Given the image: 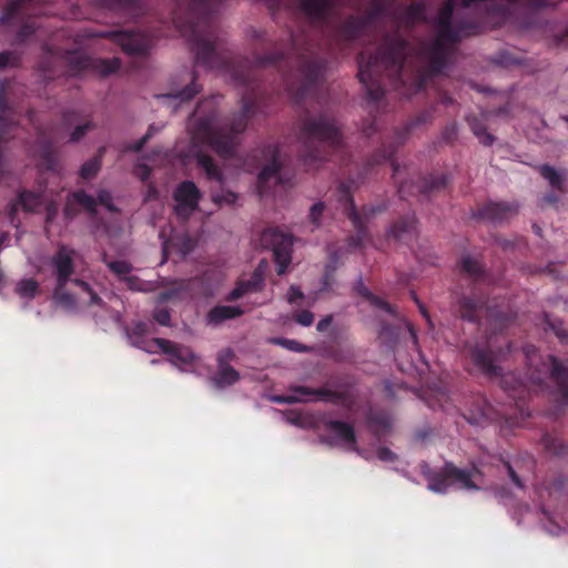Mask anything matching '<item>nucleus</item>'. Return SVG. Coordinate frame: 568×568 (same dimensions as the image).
<instances>
[{
    "mask_svg": "<svg viewBox=\"0 0 568 568\" xmlns=\"http://www.w3.org/2000/svg\"><path fill=\"white\" fill-rule=\"evenodd\" d=\"M456 3L447 1L436 19V37L418 47L408 43L399 33L386 36L376 54L366 59L362 53L358 61V79L372 101H379L384 90L379 83L382 71L398 83H405L404 75L417 71L424 74L439 72L450 55L454 43L466 29L453 19Z\"/></svg>",
    "mask_w": 568,
    "mask_h": 568,
    "instance_id": "obj_1",
    "label": "nucleus"
},
{
    "mask_svg": "<svg viewBox=\"0 0 568 568\" xmlns=\"http://www.w3.org/2000/svg\"><path fill=\"white\" fill-rule=\"evenodd\" d=\"M211 104L212 101L210 100L201 102L190 120V153L196 159L199 166L203 169L210 180L223 184V173L214 164L212 158L205 154L201 148L209 145L222 158L233 156L241 141L240 136L246 130L253 102L243 97L241 112L224 123L217 120L214 111H210L205 115L201 114Z\"/></svg>",
    "mask_w": 568,
    "mask_h": 568,
    "instance_id": "obj_2",
    "label": "nucleus"
},
{
    "mask_svg": "<svg viewBox=\"0 0 568 568\" xmlns=\"http://www.w3.org/2000/svg\"><path fill=\"white\" fill-rule=\"evenodd\" d=\"M187 8L196 21L190 20L186 23H179L181 32L192 42L197 63L214 69L224 67L225 75L236 87H248L253 82V74L245 65L225 64L214 48V36L207 26V16L222 2V0H186Z\"/></svg>",
    "mask_w": 568,
    "mask_h": 568,
    "instance_id": "obj_3",
    "label": "nucleus"
},
{
    "mask_svg": "<svg viewBox=\"0 0 568 568\" xmlns=\"http://www.w3.org/2000/svg\"><path fill=\"white\" fill-rule=\"evenodd\" d=\"M383 16H389L403 24L410 26L424 20L425 10L419 3L402 7L395 6L393 0H372L368 13L365 17L351 18L344 27V33L347 38H354L362 29Z\"/></svg>",
    "mask_w": 568,
    "mask_h": 568,
    "instance_id": "obj_4",
    "label": "nucleus"
},
{
    "mask_svg": "<svg viewBox=\"0 0 568 568\" xmlns=\"http://www.w3.org/2000/svg\"><path fill=\"white\" fill-rule=\"evenodd\" d=\"M525 354L528 365L535 367V373L530 376L531 382L541 384L545 376L550 377L557 385L561 402L568 404V371L551 355H548L546 361L539 363L537 361V349L531 345L525 347Z\"/></svg>",
    "mask_w": 568,
    "mask_h": 568,
    "instance_id": "obj_5",
    "label": "nucleus"
},
{
    "mask_svg": "<svg viewBox=\"0 0 568 568\" xmlns=\"http://www.w3.org/2000/svg\"><path fill=\"white\" fill-rule=\"evenodd\" d=\"M422 473L427 478V488L437 494H445L448 488V479L460 485V488L477 490L478 486L474 483V478L480 475L477 468L465 470L455 467L453 464H446L443 474L433 473L428 465H422Z\"/></svg>",
    "mask_w": 568,
    "mask_h": 568,
    "instance_id": "obj_6",
    "label": "nucleus"
},
{
    "mask_svg": "<svg viewBox=\"0 0 568 568\" xmlns=\"http://www.w3.org/2000/svg\"><path fill=\"white\" fill-rule=\"evenodd\" d=\"M200 90L201 85L196 82L195 73L186 70L171 80L168 93L158 94L155 99L163 106L175 112L182 103L192 100Z\"/></svg>",
    "mask_w": 568,
    "mask_h": 568,
    "instance_id": "obj_7",
    "label": "nucleus"
},
{
    "mask_svg": "<svg viewBox=\"0 0 568 568\" xmlns=\"http://www.w3.org/2000/svg\"><path fill=\"white\" fill-rule=\"evenodd\" d=\"M300 139L305 143L310 140H317L331 146H338L341 144V133L335 120L327 115L306 119L303 122Z\"/></svg>",
    "mask_w": 568,
    "mask_h": 568,
    "instance_id": "obj_8",
    "label": "nucleus"
},
{
    "mask_svg": "<svg viewBox=\"0 0 568 568\" xmlns=\"http://www.w3.org/2000/svg\"><path fill=\"white\" fill-rule=\"evenodd\" d=\"M342 197L346 201V214L353 222L356 229V237L351 240V245L358 246L362 241L366 239V225L377 215L382 214L386 210L385 204H376L363 207L362 212H357L352 199H348V191L345 186L341 187Z\"/></svg>",
    "mask_w": 568,
    "mask_h": 568,
    "instance_id": "obj_9",
    "label": "nucleus"
},
{
    "mask_svg": "<svg viewBox=\"0 0 568 568\" xmlns=\"http://www.w3.org/2000/svg\"><path fill=\"white\" fill-rule=\"evenodd\" d=\"M261 241L263 245L272 248L277 274L283 275L292 260V236L276 229H270L262 233Z\"/></svg>",
    "mask_w": 568,
    "mask_h": 568,
    "instance_id": "obj_10",
    "label": "nucleus"
},
{
    "mask_svg": "<svg viewBox=\"0 0 568 568\" xmlns=\"http://www.w3.org/2000/svg\"><path fill=\"white\" fill-rule=\"evenodd\" d=\"M173 197L178 217L186 220L197 209L201 193L194 182L184 181L176 187Z\"/></svg>",
    "mask_w": 568,
    "mask_h": 568,
    "instance_id": "obj_11",
    "label": "nucleus"
},
{
    "mask_svg": "<svg viewBox=\"0 0 568 568\" xmlns=\"http://www.w3.org/2000/svg\"><path fill=\"white\" fill-rule=\"evenodd\" d=\"M324 426L328 436H322V443L331 446L338 445L351 450H356V437L352 425L341 420H327Z\"/></svg>",
    "mask_w": 568,
    "mask_h": 568,
    "instance_id": "obj_12",
    "label": "nucleus"
},
{
    "mask_svg": "<svg viewBox=\"0 0 568 568\" xmlns=\"http://www.w3.org/2000/svg\"><path fill=\"white\" fill-rule=\"evenodd\" d=\"M265 156L270 158V162L265 164L257 178V187L261 195H265L273 184L281 181L280 169L282 166V158L276 146H267L265 149Z\"/></svg>",
    "mask_w": 568,
    "mask_h": 568,
    "instance_id": "obj_13",
    "label": "nucleus"
},
{
    "mask_svg": "<svg viewBox=\"0 0 568 568\" xmlns=\"http://www.w3.org/2000/svg\"><path fill=\"white\" fill-rule=\"evenodd\" d=\"M73 255V250L62 245L50 260L53 275L60 286L67 285L71 281L70 277L74 273Z\"/></svg>",
    "mask_w": 568,
    "mask_h": 568,
    "instance_id": "obj_14",
    "label": "nucleus"
},
{
    "mask_svg": "<svg viewBox=\"0 0 568 568\" xmlns=\"http://www.w3.org/2000/svg\"><path fill=\"white\" fill-rule=\"evenodd\" d=\"M153 343L165 354L170 356V362L179 367L185 369V367L192 364L196 359L194 352L183 345H178L169 339L154 338Z\"/></svg>",
    "mask_w": 568,
    "mask_h": 568,
    "instance_id": "obj_15",
    "label": "nucleus"
},
{
    "mask_svg": "<svg viewBox=\"0 0 568 568\" xmlns=\"http://www.w3.org/2000/svg\"><path fill=\"white\" fill-rule=\"evenodd\" d=\"M300 9L314 22L324 21L343 0H297Z\"/></svg>",
    "mask_w": 568,
    "mask_h": 568,
    "instance_id": "obj_16",
    "label": "nucleus"
},
{
    "mask_svg": "<svg viewBox=\"0 0 568 568\" xmlns=\"http://www.w3.org/2000/svg\"><path fill=\"white\" fill-rule=\"evenodd\" d=\"M291 395L301 397L303 399L297 403H308L314 400H322L326 403H339L342 402L343 395L341 393L327 389V388H311L307 386H291L288 389Z\"/></svg>",
    "mask_w": 568,
    "mask_h": 568,
    "instance_id": "obj_17",
    "label": "nucleus"
},
{
    "mask_svg": "<svg viewBox=\"0 0 568 568\" xmlns=\"http://www.w3.org/2000/svg\"><path fill=\"white\" fill-rule=\"evenodd\" d=\"M111 38L129 54H142L149 47L148 39L140 32H114Z\"/></svg>",
    "mask_w": 568,
    "mask_h": 568,
    "instance_id": "obj_18",
    "label": "nucleus"
},
{
    "mask_svg": "<svg viewBox=\"0 0 568 568\" xmlns=\"http://www.w3.org/2000/svg\"><path fill=\"white\" fill-rule=\"evenodd\" d=\"M518 213V205L515 203H489L479 210L477 216L490 223H503Z\"/></svg>",
    "mask_w": 568,
    "mask_h": 568,
    "instance_id": "obj_19",
    "label": "nucleus"
},
{
    "mask_svg": "<svg viewBox=\"0 0 568 568\" xmlns=\"http://www.w3.org/2000/svg\"><path fill=\"white\" fill-rule=\"evenodd\" d=\"M265 266V262L262 261L251 277L247 281L240 282L239 285L230 293L229 300L235 301L250 292L260 291L264 282L263 273Z\"/></svg>",
    "mask_w": 568,
    "mask_h": 568,
    "instance_id": "obj_20",
    "label": "nucleus"
},
{
    "mask_svg": "<svg viewBox=\"0 0 568 568\" xmlns=\"http://www.w3.org/2000/svg\"><path fill=\"white\" fill-rule=\"evenodd\" d=\"M324 69V64L321 61L317 60H310L303 62L301 74L303 77L301 85L296 89L293 87H288V90L296 95H303L310 85H312L321 75L322 71Z\"/></svg>",
    "mask_w": 568,
    "mask_h": 568,
    "instance_id": "obj_21",
    "label": "nucleus"
},
{
    "mask_svg": "<svg viewBox=\"0 0 568 568\" xmlns=\"http://www.w3.org/2000/svg\"><path fill=\"white\" fill-rule=\"evenodd\" d=\"M403 327L407 329L413 344L415 346H417V343H418L417 334H416L415 329L413 328V326L407 322H403L398 326L382 324L381 331L378 333V339L381 341L382 344H384L388 347H393L396 344L398 336H399V331Z\"/></svg>",
    "mask_w": 568,
    "mask_h": 568,
    "instance_id": "obj_22",
    "label": "nucleus"
},
{
    "mask_svg": "<svg viewBox=\"0 0 568 568\" xmlns=\"http://www.w3.org/2000/svg\"><path fill=\"white\" fill-rule=\"evenodd\" d=\"M416 229V220L414 216H407L393 224L386 232L387 240H394L398 242L409 241Z\"/></svg>",
    "mask_w": 568,
    "mask_h": 568,
    "instance_id": "obj_23",
    "label": "nucleus"
},
{
    "mask_svg": "<svg viewBox=\"0 0 568 568\" xmlns=\"http://www.w3.org/2000/svg\"><path fill=\"white\" fill-rule=\"evenodd\" d=\"M243 314L240 306L219 305L213 307L206 315L210 325L217 326L227 320H233Z\"/></svg>",
    "mask_w": 568,
    "mask_h": 568,
    "instance_id": "obj_24",
    "label": "nucleus"
},
{
    "mask_svg": "<svg viewBox=\"0 0 568 568\" xmlns=\"http://www.w3.org/2000/svg\"><path fill=\"white\" fill-rule=\"evenodd\" d=\"M356 288L362 296L367 298L371 306L376 311V313H385L388 314L389 316L396 317L394 307L384 300L373 295L369 292V290L364 285L362 278L358 280Z\"/></svg>",
    "mask_w": 568,
    "mask_h": 568,
    "instance_id": "obj_25",
    "label": "nucleus"
},
{
    "mask_svg": "<svg viewBox=\"0 0 568 568\" xmlns=\"http://www.w3.org/2000/svg\"><path fill=\"white\" fill-rule=\"evenodd\" d=\"M240 378L239 373L230 365H227L223 357H219V372L216 376L213 377V383L216 387H225L233 385Z\"/></svg>",
    "mask_w": 568,
    "mask_h": 568,
    "instance_id": "obj_26",
    "label": "nucleus"
},
{
    "mask_svg": "<svg viewBox=\"0 0 568 568\" xmlns=\"http://www.w3.org/2000/svg\"><path fill=\"white\" fill-rule=\"evenodd\" d=\"M484 306L480 298L473 296H463L459 300V312L463 320L475 322L477 320L476 313Z\"/></svg>",
    "mask_w": 568,
    "mask_h": 568,
    "instance_id": "obj_27",
    "label": "nucleus"
},
{
    "mask_svg": "<svg viewBox=\"0 0 568 568\" xmlns=\"http://www.w3.org/2000/svg\"><path fill=\"white\" fill-rule=\"evenodd\" d=\"M473 361L477 366H479L486 374L490 376H498L501 374V368L495 364L491 355L483 349L473 351Z\"/></svg>",
    "mask_w": 568,
    "mask_h": 568,
    "instance_id": "obj_28",
    "label": "nucleus"
},
{
    "mask_svg": "<svg viewBox=\"0 0 568 568\" xmlns=\"http://www.w3.org/2000/svg\"><path fill=\"white\" fill-rule=\"evenodd\" d=\"M14 293L22 300L31 301L39 293V282L31 277L21 278L16 283Z\"/></svg>",
    "mask_w": 568,
    "mask_h": 568,
    "instance_id": "obj_29",
    "label": "nucleus"
},
{
    "mask_svg": "<svg viewBox=\"0 0 568 568\" xmlns=\"http://www.w3.org/2000/svg\"><path fill=\"white\" fill-rule=\"evenodd\" d=\"M45 200L43 192L24 191L19 196L20 204L28 212H37L44 204Z\"/></svg>",
    "mask_w": 568,
    "mask_h": 568,
    "instance_id": "obj_30",
    "label": "nucleus"
},
{
    "mask_svg": "<svg viewBox=\"0 0 568 568\" xmlns=\"http://www.w3.org/2000/svg\"><path fill=\"white\" fill-rule=\"evenodd\" d=\"M54 301L67 311L75 310L77 302L72 294L65 291V285L55 284L53 290Z\"/></svg>",
    "mask_w": 568,
    "mask_h": 568,
    "instance_id": "obj_31",
    "label": "nucleus"
},
{
    "mask_svg": "<svg viewBox=\"0 0 568 568\" xmlns=\"http://www.w3.org/2000/svg\"><path fill=\"white\" fill-rule=\"evenodd\" d=\"M469 126L473 133L479 139L484 145H491L495 141L494 135L487 132L486 126L476 116L468 118Z\"/></svg>",
    "mask_w": 568,
    "mask_h": 568,
    "instance_id": "obj_32",
    "label": "nucleus"
},
{
    "mask_svg": "<svg viewBox=\"0 0 568 568\" xmlns=\"http://www.w3.org/2000/svg\"><path fill=\"white\" fill-rule=\"evenodd\" d=\"M539 173L541 174V176L545 180H547L549 182V184L552 187L558 189V190L561 189L562 183H564L562 175L554 166L548 165V164L540 165L539 166Z\"/></svg>",
    "mask_w": 568,
    "mask_h": 568,
    "instance_id": "obj_33",
    "label": "nucleus"
},
{
    "mask_svg": "<svg viewBox=\"0 0 568 568\" xmlns=\"http://www.w3.org/2000/svg\"><path fill=\"white\" fill-rule=\"evenodd\" d=\"M102 261L106 264V266L110 268V271L112 273H114L122 281L132 271V265L129 262H126V261H123V260L108 261L105 254L103 255Z\"/></svg>",
    "mask_w": 568,
    "mask_h": 568,
    "instance_id": "obj_34",
    "label": "nucleus"
},
{
    "mask_svg": "<svg viewBox=\"0 0 568 568\" xmlns=\"http://www.w3.org/2000/svg\"><path fill=\"white\" fill-rule=\"evenodd\" d=\"M212 201L222 206V205H234L237 201V194L230 191L222 189L221 191H214L211 194Z\"/></svg>",
    "mask_w": 568,
    "mask_h": 568,
    "instance_id": "obj_35",
    "label": "nucleus"
},
{
    "mask_svg": "<svg viewBox=\"0 0 568 568\" xmlns=\"http://www.w3.org/2000/svg\"><path fill=\"white\" fill-rule=\"evenodd\" d=\"M93 67L102 75H109L111 73H114L120 68V62H119V59H116V58L102 59V60H97L93 63Z\"/></svg>",
    "mask_w": 568,
    "mask_h": 568,
    "instance_id": "obj_36",
    "label": "nucleus"
},
{
    "mask_svg": "<svg viewBox=\"0 0 568 568\" xmlns=\"http://www.w3.org/2000/svg\"><path fill=\"white\" fill-rule=\"evenodd\" d=\"M371 427L377 434L387 432L392 426V419L385 414H375L371 417Z\"/></svg>",
    "mask_w": 568,
    "mask_h": 568,
    "instance_id": "obj_37",
    "label": "nucleus"
},
{
    "mask_svg": "<svg viewBox=\"0 0 568 568\" xmlns=\"http://www.w3.org/2000/svg\"><path fill=\"white\" fill-rule=\"evenodd\" d=\"M72 282L75 286L80 288L81 293L85 294L89 297V300L87 301L89 305H103L102 300L98 296L95 292H93V290L87 282L81 280H73Z\"/></svg>",
    "mask_w": 568,
    "mask_h": 568,
    "instance_id": "obj_38",
    "label": "nucleus"
},
{
    "mask_svg": "<svg viewBox=\"0 0 568 568\" xmlns=\"http://www.w3.org/2000/svg\"><path fill=\"white\" fill-rule=\"evenodd\" d=\"M466 419L470 425L484 427L490 419L489 409L480 408L478 412H470Z\"/></svg>",
    "mask_w": 568,
    "mask_h": 568,
    "instance_id": "obj_39",
    "label": "nucleus"
},
{
    "mask_svg": "<svg viewBox=\"0 0 568 568\" xmlns=\"http://www.w3.org/2000/svg\"><path fill=\"white\" fill-rule=\"evenodd\" d=\"M100 160L98 158H93L82 165L80 170V175L82 179L89 180L97 175V173L100 171Z\"/></svg>",
    "mask_w": 568,
    "mask_h": 568,
    "instance_id": "obj_40",
    "label": "nucleus"
},
{
    "mask_svg": "<svg viewBox=\"0 0 568 568\" xmlns=\"http://www.w3.org/2000/svg\"><path fill=\"white\" fill-rule=\"evenodd\" d=\"M325 211V204L323 202H316L310 207L308 220L318 229L322 225V219Z\"/></svg>",
    "mask_w": 568,
    "mask_h": 568,
    "instance_id": "obj_41",
    "label": "nucleus"
},
{
    "mask_svg": "<svg viewBox=\"0 0 568 568\" xmlns=\"http://www.w3.org/2000/svg\"><path fill=\"white\" fill-rule=\"evenodd\" d=\"M446 185V178L444 175L440 176H429L424 181V184L420 186L422 192H432L435 190H440Z\"/></svg>",
    "mask_w": 568,
    "mask_h": 568,
    "instance_id": "obj_42",
    "label": "nucleus"
},
{
    "mask_svg": "<svg viewBox=\"0 0 568 568\" xmlns=\"http://www.w3.org/2000/svg\"><path fill=\"white\" fill-rule=\"evenodd\" d=\"M73 197L79 204L83 205L89 212H91V213L95 212L97 201L92 195L85 193L84 191H78L73 194Z\"/></svg>",
    "mask_w": 568,
    "mask_h": 568,
    "instance_id": "obj_43",
    "label": "nucleus"
},
{
    "mask_svg": "<svg viewBox=\"0 0 568 568\" xmlns=\"http://www.w3.org/2000/svg\"><path fill=\"white\" fill-rule=\"evenodd\" d=\"M463 270L470 276H478L481 273V265L479 262L470 256H464L462 258Z\"/></svg>",
    "mask_w": 568,
    "mask_h": 568,
    "instance_id": "obj_44",
    "label": "nucleus"
},
{
    "mask_svg": "<svg viewBox=\"0 0 568 568\" xmlns=\"http://www.w3.org/2000/svg\"><path fill=\"white\" fill-rule=\"evenodd\" d=\"M93 128H94V124L90 121H88L83 124L77 125L75 129L70 134V141L71 142L80 141Z\"/></svg>",
    "mask_w": 568,
    "mask_h": 568,
    "instance_id": "obj_45",
    "label": "nucleus"
},
{
    "mask_svg": "<svg viewBox=\"0 0 568 568\" xmlns=\"http://www.w3.org/2000/svg\"><path fill=\"white\" fill-rule=\"evenodd\" d=\"M19 55L12 51H3L0 53V70L6 67H13L19 63Z\"/></svg>",
    "mask_w": 568,
    "mask_h": 568,
    "instance_id": "obj_46",
    "label": "nucleus"
},
{
    "mask_svg": "<svg viewBox=\"0 0 568 568\" xmlns=\"http://www.w3.org/2000/svg\"><path fill=\"white\" fill-rule=\"evenodd\" d=\"M125 283H126V286L131 290V291H138V292H145L148 291V286L149 284L145 283V282H142L139 277L136 276H131V275H128L126 277H124L123 280Z\"/></svg>",
    "mask_w": 568,
    "mask_h": 568,
    "instance_id": "obj_47",
    "label": "nucleus"
},
{
    "mask_svg": "<svg viewBox=\"0 0 568 568\" xmlns=\"http://www.w3.org/2000/svg\"><path fill=\"white\" fill-rule=\"evenodd\" d=\"M274 343L282 345L286 349L294 351V352H305L307 349V346L300 344L295 339H287V338H281V339H274Z\"/></svg>",
    "mask_w": 568,
    "mask_h": 568,
    "instance_id": "obj_48",
    "label": "nucleus"
},
{
    "mask_svg": "<svg viewBox=\"0 0 568 568\" xmlns=\"http://www.w3.org/2000/svg\"><path fill=\"white\" fill-rule=\"evenodd\" d=\"M295 321L302 326H311L314 322V315L312 312L304 310L296 314Z\"/></svg>",
    "mask_w": 568,
    "mask_h": 568,
    "instance_id": "obj_49",
    "label": "nucleus"
},
{
    "mask_svg": "<svg viewBox=\"0 0 568 568\" xmlns=\"http://www.w3.org/2000/svg\"><path fill=\"white\" fill-rule=\"evenodd\" d=\"M98 201H99L100 204L105 206L109 211H114L115 210V207L113 205V202H112V195H111V193L109 191L101 190L98 193Z\"/></svg>",
    "mask_w": 568,
    "mask_h": 568,
    "instance_id": "obj_50",
    "label": "nucleus"
},
{
    "mask_svg": "<svg viewBox=\"0 0 568 568\" xmlns=\"http://www.w3.org/2000/svg\"><path fill=\"white\" fill-rule=\"evenodd\" d=\"M549 327L560 339L568 342V328L561 322L549 323Z\"/></svg>",
    "mask_w": 568,
    "mask_h": 568,
    "instance_id": "obj_51",
    "label": "nucleus"
},
{
    "mask_svg": "<svg viewBox=\"0 0 568 568\" xmlns=\"http://www.w3.org/2000/svg\"><path fill=\"white\" fill-rule=\"evenodd\" d=\"M154 320L163 326L170 325L171 315L166 308H159L154 312Z\"/></svg>",
    "mask_w": 568,
    "mask_h": 568,
    "instance_id": "obj_52",
    "label": "nucleus"
},
{
    "mask_svg": "<svg viewBox=\"0 0 568 568\" xmlns=\"http://www.w3.org/2000/svg\"><path fill=\"white\" fill-rule=\"evenodd\" d=\"M301 397H296L295 395H275L271 397V400L276 404H295L297 400H301Z\"/></svg>",
    "mask_w": 568,
    "mask_h": 568,
    "instance_id": "obj_53",
    "label": "nucleus"
},
{
    "mask_svg": "<svg viewBox=\"0 0 568 568\" xmlns=\"http://www.w3.org/2000/svg\"><path fill=\"white\" fill-rule=\"evenodd\" d=\"M134 174L141 180L146 181L151 174L150 168L144 163H139L134 169Z\"/></svg>",
    "mask_w": 568,
    "mask_h": 568,
    "instance_id": "obj_54",
    "label": "nucleus"
},
{
    "mask_svg": "<svg viewBox=\"0 0 568 568\" xmlns=\"http://www.w3.org/2000/svg\"><path fill=\"white\" fill-rule=\"evenodd\" d=\"M301 298H303L302 291L297 286L292 285L288 288V292H287V301H288V303L290 304H295Z\"/></svg>",
    "mask_w": 568,
    "mask_h": 568,
    "instance_id": "obj_55",
    "label": "nucleus"
},
{
    "mask_svg": "<svg viewBox=\"0 0 568 568\" xmlns=\"http://www.w3.org/2000/svg\"><path fill=\"white\" fill-rule=\"evenodd\" d=\"M527 6L532 9H541L552 6L555 0H526Z\"/></svg>",
    "mask_w": 568,
    "mask_h": 568,
    "instance_id": "obj_56",
    "label": "nucleus"
},
{
    "mask_svg": "<svg viewBox=\"0 0 568 568\" xmlns=\"http://www.w3.org/2000/svg\"><path fill=\"white\" fill-rule=\"evenodd\" d=\"M377 457L383 462H394L396 459V455L385 447L377 450Z\"/></svg>",
    "mask_w": 568,
    "mask_h": 568,
    "instance_id": "obj_57",
    "label": "nucleus"
},
{
    "mask_svg": "<svg viewBox=\"0 0 568 568\" xmlns=\"http://www.w3.org/2000/svg\"><path fill=\"white\" fill-rule=\"evenodd\" d=\"M152 130H153V125H151L149 128V131L146 134H144L135 144H133L132 146H130L131 150L135 151V152H139L140 150H142V148L144 146V144L148 142V140L152 136Z\"/></svg>",
    "mask_w": 568,
    "mask_h": 568,
    "instance_id": "obj_58",
    "label": "nucleus"
},
{
    "mask_svg": "<svg viewBox=\"0 0 568 568\" xmlns=\"http://www.w3.org/2000/svg\"><path fill=\"white\" fill-rule=\"evenodd\" d=\"M332 320H333V317L331 315L325 316L317 323L316 329L318 332H325L328 328V326L332 324Z\"/></svg>",
    "mask_w": 568,
    "mask_h": 568,
    "instance_id": "obj_59",
    "label": "nucleus"
},
{
    "mask_svg": "<svg viewBox=\"0 0 568 568\" xmlns=\"http://www.w3.org/2000/svg\"><path fill=\"white\" fill-rule=\"evenodd\" d=\"M506 466H507L508 475H509V477H510L511 481H513L517 487L523 488V487H524V486H523V483H521V480L519 479V477H518V475L516 474V471L513 469V467H511L509 464H507Z\"/></svg>",
    "mask_w": 568,
    "mask_h": 568,
    "instance_id": "obj_60",
    "label": "nucleus"
},
{
    "mask_svg": "<svg viewBox=\"0 0 568 568\" xmlns=\"http://www.w3.org/2000/svg\"><path fill=\"white\" fill-rule=\"evenodd\" d=\"M34 31H36V27L27 23V24L22 26V28L19 32V38L21 40H23L26 37L32 34Z\"/></svg>",
    "mask_w": 568,
    "mask_h": 568,
    "instance_id": "obj_61",
    "label": "nucleus"
},
{
    "mask_svg": "<svg viewBox=\"0 0 568 568\" xmlns=\"http://www.w3.org/2000/svg\"><path fill=\"white\" fill-rule=\"evenodd\" d=\"M193 248V242L190 237L185 236L182 239V246H181V253L187 254Z\"/></svg>",
    "mask_w": 568,
    "mask_h": 568,
    "instance_id": "obj_62",
    "label": "nucleus"
},
{
    "mask_svg": "<svg viewBox=\"0 0 568 568\" xmlns=\"http://www.w3.org/2000/svg\"><path fill=\"white\" fill-rule=\"evenodd\" d=\"M158 197V191L153 185H149L144 201L155 200Z\"/></svg>",
    "mask_w": 568,
    "mask_h": 568,
    "instance_id": "obj_63",
    "label": "nucleus"
},
{
    "mask_svg": "<svg viewBox=\"0 0 568 568\" xmlns=\"http://www.w3.org/2000/svg\"><path fill=\"white\" fill-rule=\"evenodd\" d=\"M281 57L278 54H274V55H267V57H264L263 59H261L258 61L260 64H267V63H272L276 60H278Z\"/></svg>",
    "mask_w": 568,
    "mask_h": 568,
    "instance_id": "obj_64",
    "label": "nucleus"
}]
</instances>
